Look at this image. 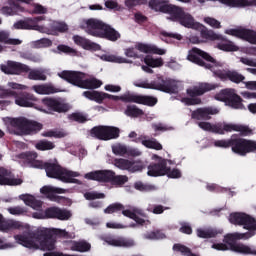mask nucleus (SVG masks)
<instances>
[{
    "mask_svg": "<svg viewBox=\"0 0 256 256\" xmlns=\"http://www.w3.org/2000/svg\"><path fill=\"white\" fill-rule=\"evenodd\" d=\"M17 229L18 231H24L23 234H17L14 239L18 245L26 247V249H31L32 251H37L41 249L42 251H53L55 249V240L51 237L53 235H59V237H67V232L62 229L57 228H40V235H33L29 233L31 231V226L15 220L3 221V216L0 214V231L3 233H9Z\"/></svg>",
    "mask_w": 256,
    "mask_h": 256,
    "instance_id": "f257e3e1",
    "label": "nucleus"
},
{
    "mask_svg": "<svg viewBox=\"0 0 256 256\" xmlns=\"http://www.w3.org/2000/svg\"><path fill=\"white\" fill-rule=\"evenodd\" d=\"M229 221L233 225H242L249 232L228 234L224 237V243H215L212 245V249L216 251H234V253H241L242 255H256V247L235 243L237 239H249L255 235V218L246 213H232L229 216Z\"/></svg>",
    "mask_w": 256,
    "mask_h": 256,
    "instance_id": "f03ea898",
    "label": "nucleus"
},
{
    "mask_svg": "<svg viewBox=\"0 0 256 256\" xmlns=\"http://www.w3.org/2000/svg\"><path fill=\"white\" fill-rule=\"evenodd\" d=\"M37 101V97L29 93H21L15 96V104L18 107H34L41 113L51 114L53 111L66 113L70 109L69 104L65 103L61 98L46 97L41 100V105L35 106Z\"/></svg>",
    "mask_w": 256,
    "mask_h": 256,
    "instance_id": "7ed1b4c3",
    "label": "nucleus"
},
{
    "mask_svg": "<svg viewBox=\"0 0 256 256\" xmlns=\"http://www.w3.org/2000/svg\"><path fill=\"white\" fill-rule=\"evenodd\" d=\"M167 19L170 21H175L187 29H195L196 31H200L201 37L207 41H219L222 39L221 35L213 32L212 30H208L205 25L195 21L193 15L185 11V9L182 7H170V16H167Z\"/></svg>",
    "mask_w": 256,
    "mask_h": 256,
    "instance_id": "20e7f679",
    "label": "nucleus"
},
{
    "mask_svg": "<svg viewBox=\"0 0 256 256\" xmlns=\"http://www.w3.org/2000/svg\"><path fill=\"white\" fill-rule=\"evenodd\" d=\"M20 199L34 209L32 217L34 219H58L59 221H69L72 217L71 211L67 209H61L59 207H50L43 211V202L35 199V197L31 194H22L20 195Z\"/></svg>",
    "mask_w": 256,
    "mask_h": 256,
    "instance_id": "39448f33",
    "label": "nucleus"
},
{
    "mask_svg": "<svg viewBox=\"0 0 256 256\" xmlns=\"http://www.w3.org/2000/svg\"><path fill=\"white\" fill-rule=\"evenodd\" d=\"M44 20L45 17L39 16L26 21H18L14 24V29H31L33 31H39V33H45L46 35H59V33H65L69 29L64 22L48 20L44 24H41V21Z\"/></svg>",
    "mask_w": 256,
    "mask_h": 256,
    "instance_id": "423d86ee",
    "label": "nucleus"
},
{
    "mask_svg": "<svg viewBox=\"0 0 256 256\" xmlns=\"http://www.w3.org/2000/svg\"><path fill=\"white\" fill-rule=\"evenodd\" d=\"M2 121L10 133L14 135H31L43 129L39 122L29 120L25 117H4Z\"/></svg>",
    "mask_w": 256,
    "mask_h": 256,
    "instance_id": "0eeeda50",
    "label": "nucleus"
},
{
    "mask_svg": "<svg viewBox=\"0 0 256 256\" xmlns=\"http://www.w3.org/2000/svg\"><path fill=\"white\" fill-rule=\"evenodd\" d=\"M215 147H222V149H227V147H232L233 153L245 157L247 153L253 152L256 149V143L252 140H247L243 138H237L232 136L230 140H217L214 142Z\"/></svg>",
    "mask_w": 256,
    "mask_h": 256,
    "instance_id": "6e6552de",
    "label": "nucleus"
},
{
    "mask_svg": "<svg viewBox=\"0 0 256 256\" xmlns=\"http://www.w3.org/2000/svg\"><path fill=\"white\" fill-rule=\"evenodd\" d=\"M58 76L61 79L68 81V83H71L72 85H75L76 87H80L81 89H99V87H101V85H103V82L96 78H90L87 80H83V79H85V75L81 72L65 70V71L58 73Z\"/></svg>",
    "mask_w": 256,
    "mask_h": 256,
    "instance_id": "1a4fd4ad",
    "label": "nucleus"
},
{
    "mask_svg": "<svg viewBox=\"0 0 256 256\" xmlns=\"http://www.w3.org/2000/svg\"><path fill=\"white\" fill-rule=\"evenodd\" d=\"M45 171L47 177L51 179H59L63 183H79V180L75 179L79 177V172L64 169L57 161L46 163Z\"/></svg>",
    "mask_w": 256,
    "mask_h": 256,
    "instance_id": "9d476101",
    "label": "nucleus"
},
{
    "mask_svg": "<svg viewBox=\"0 0 256 256\" xmlns=\"http://www.w3.org/2000/svg\"><path fill=\"white\" fill-rule=\"evenodd\" d=\"M135 87L141 89H155L157 91H164V93H177L179 83L175 80H164L158 78L156 81L149 82L147 80H138L134 82Z\"/></svg>",
    "mask_w": 256,
    "mask_h": 256,
    "instance_id": "9b49d317",
    "label": "nucleus"
},
{
    "mask_svg": "<svg viewBox=\"0 0 256 256\" xmlns=\"http://www.w3.org/2000/svg\"><path fill=\"white\" fill-rule=\"evenodd\" d=\"M85 179H90L92 181H100L102 183L111 182L114 185H125L129 178L125 175L115 176V172L111 170H98L94 172H89L85 174Z\"/></svg>",
    "mask_w": 256,
    "mask_h": 256,
    "instance_id": "f8f14e48",
    "label": "nucleus"
},
{
    "mask_svg": "<svg viewBox=\"0 0 256 256\" xmlns=\"http://www.w3.org/2000/svg\"><path fill=\"white\" fill-rule=\"evenodd\" d=\"M104 213H122L124 217L133 219L138 225H147L149 223V220L145 216H141V210L137 208L125 209L120 203L111 204L104 210Z\"/></svg>",
    "mask_w": 256,
    "mask_h": 256,
    "instance_id": "ddd939ff",
    "label": "nucleus"
},
{
    "mask_svg": "<svg viewBox=\"0 0 256 256\" xmlns=\"http://www.w3.org/2000/svg\"><path fill=\"white\" fill-rule=\"evenodd\" d=\"M187 59L188 61L196 63V65H200V67H205V69H209L210 71L212 67L217 65V61L213 59V57L198 48L190 50Z\"/></svg>",
    "mask_w": 256,
    "mask_h": 256,
    "instance_id": "4468645a",
    "label": "nucleus"
},
{
    "mask_svg": "<svg viewBox=\"0 0 256 256\" xmlns=\"http://www.w3.org/2000/svg\"><path fill=\"white\" fill-rule=\"evenodd\" d=\"M216 101H222L228 107H232V109H244L241 97L237 95L235 90L233 89H225L221 90L218 94L215 95Z\"/></svg>",
    "mask_w": 256,
    "mask_h": 256,
    "instance_id": "2eb2a0df",
    "label": "nucleus"
},
{
    "mask_svg": "<svg viewBox=\"0 0 256 256\" xmlns=\"http://www.w3.org/2000/svg\"><path fill=\"white\" fill-rule=\"evenodd\" d=\"M121 130L115 126H96L91 130V136L101 141L119 139Z\"/></svg>",
    "mask_w": 256,
    "mask_h": 256,
    "instance_id": "dca6fc26",
    "label": "nucleus"
},
{
    "mask_svg": "<svg viewBox=\"0 0 256 256\" xmlns=\"http://www.w3.org/2000/svg\"><path fill=\"white\" fill-rule=\"evenodd\" d=\"M105 23L95 18L80 20V27L84 29L88 35L93 37H101L103 35V29H105Z\"/></svg>",
    "mask_w": 256,
    "mask_h": 256,
    "instance_id": "f3484780",
    "label": "nucleus"
},
{
    "mask_svg": "<svg viewBox=\"0 0 256 256\" xmlns=\"http://www.w3.org/2000/svg\"><path fill=\"white\" fill-rule=\"evenodd\" d=\"M211 71L215 77H218L221 81L230 79L232 83H241V81L245 80V76L239 74V72L226 71L223 69V63L221 62H217L215 66H212Z\"/></svg>",
    "mask_w": 256,
    "mask_h": 256,
    "instance_id": "a211bd4d",
    "label": "nucleus"
},
{
    "mask_svg": "<svg viewBox=\"0 0 256 256\" xmlns=\"http://www.w3.org/2000/svg\"><path fill=\"white\" fill-rule=\"evenodd\" d=\"M153 161H158V164H152L148 166L147 175L149 177H163L167 175V167L171 165V160H165L157 155H152Z\"/></svg>",
    "mask_w": 256,
    "mask_h": 256,
    "instance_id": "6ab92c4d",
    "label": "nucleus"
},
{
    "mask_svg": "<svg viewBox=\"0 0 256 256\" xmlns=\"http://www.w3.org/2000/svg\"><path fill=\"white\" fill-rule=\"evenodd\" d=\"M226 35H232L233 37H238L243 39L252 45H256V32L247 28H236L225 30Z\"/></svg>",
    "mask_w": 256,
    "mask_h": 256,
    "instance_id": "aec40b11",
    "label": "nucleus"
},
{
    "mask_svg": "<svg viewBox=\"0 0 256 256\" xmlns=\"http://www.w3.org/2000/svg\"><path fill=\"white\" fill-rule=\"evenodd\" d=\"M126 103H139L140 105H148V107H153L157 105V98L153 96H139L131 93L123 94L121 97Z\"/></svg>",
    "mask_w": 256,
    "mask_h": 256,
    "instance_id": "412c9836",
    "label": "nucleus"
},
{
    "mask_svg": "<svg viewBox=\"0 0 256 256\" xmlns=\"http://www.w3.org/2000/svg\"><path fill=\"white\" fill-rule=\"evenodd\" d=\"M217 87H219L217 84L199 83L189 87L186 90V93L188 97H199L200 95L207 93V91L217 89Z\"/></svg>",
    "mask_w": 256,
    "mask_h": 256,
    "instance_id": "4be33fe9",
    "label": "nucleus"
},
{
    "mask_svg": "<svg viewBox=\"0 0 256 256\" xmlns=\"http://www.w3.org/2000/svg\"><path fill=\"white\" fill-rule=\"evenodd\" d=\"M1 71L6 75H21V73H29V66L19 62L8 61L7 65L1 66Z\"/></svg>",
    "mask_w": 256,
    "mask_h": 256,
    "instance_id": "5701e85b",
    "label": "nucleus"
},
{
    "mask_svg": "<svg viewBox=\"0 0 256 256\" xmlns=\"http://www.w3.org/2000/svg\"><path fill=\"white\" fill-rule=\"evenodd\" d=\"M19 157L27 163L28 167H32L33 169H45L47 167V163L37 160V153L35 152L22 153Z\"/></svg>",
    "mask_w": 256,
    "mask_h": 256,
    "instance_id": "b1692460",
    "label": "nucleus"
},
{
    "mask_svg": "<svg viewBox=\"0 0 256 256\" xmlns=\"http://www.w3.org/2000/svg\"><path fill=\"white\" fill-rule=\"evenodd\" d=\"M40 193H42V195H45V197L50 199V201L59 202L61 201V198L57 195L67 193V190L53 186H44L40 189Z\"/></svg>",
    "mask_w": 256,
    "mask_h": 256,
    "instance_id": "393cba45",
    "label": "nucleus"
},
{
    "mask_svg": "<svg viewBox=\"0 0 256 256\" xmlns=\"http://www.w3.org/2000/svg\"><path fill=\"white\" fill-rule=\"evenodd\" d=\"M217 126L222 129L223 134H225V131L227 133H231V131H237L238 133H241V135H251V129H249L247 126L232 123H223L218 124Z\"/></svg>",
    "mask_w": 256,
    "mask_h": 256,
    "instance_id": "a878e982",
    "label": "nucleus"
},
{
    "mask_svg": "<svg viewBox=\"0 0 256 256\" xmlns=\"http://www.w3.org/2000/svg\"><path fill=\"white\" fill-rule=\"evenodd\" d=\"M72 41H74L75 45H78V47H82V49H85L86 51L99 50L98 44L91 42V40H89L83 36L74 35L72 37Z\"/></svg>",
    "mask_w": 256,
    "mask_h": 256,
    "instance_id": "bb28decb",
    "label": "nucleus"
},
{
    "mask_svg": "<svg viewBox=\"0 0 256 256\" xmlns=\"http://www.w3.org/2000/svg\"><path fill=\"white\" fill-rule=\"evenodd\" d=\"M106 243L112 247H135V240L131 238L109 237L106 239Z\"/></svg>",
    "mask_w": 256,
    "mask_h": 256,
    "instance_id": "cd10ccee",
    "label": "nucleus"
},
{
    "mask_svg": "<svg viewBox=\"0 0 256 256\" xmlns=\"http://www.w3.org/2000/svg\"><path fill=\"white\" fill-rule=\"evenodd\" d=\"M219 108L208 107V108H199L192 113L193 119H211V115H218Z\"/></svg>",
    "mask_w": 256,
    "mask_h": 256,
    "instance_id": "c85d7f7f",
    "label": "nucleus"
},
{
    "mask_svg": "<svg viewBox=\"0 0 256 256\" xmlns=\"http://www.w3.org/2000/svg\"><path fill=\"white\" fill-rule=\"evenodd\" d=\"M21 183H23L21 178H16L9 171L0 168V185H21Z\"/></svg>",
    "mask_w": 256,
    "mask_h": 256,
    "instance_id": "c756f323",
    "label": "nucleus"
},
{
    "mask_svg": "<svg viewBox=\"0 0 256 256\" xmlns=\"http://www.w3.org/2000/svg\"><path fill=\"white\" fill-rule=\"evenodd\" d=\"M149 7L154 11H161L162 13H167L168 17H170V9L171 7H175V5L167 4V0H150Z\"/></svg>",
    "mask_w": 256,
    "mask_h": 256,
    "instance_id": "7c9ffc66",
    "label": "nucleus"
},
{
    "mask_svg": "<svg viewBox=\"0 0 256 256\" xmlns=\"http://www.w3.org/2000/svg\"><path fill=\"white\" fill-rule=\"evenodd\" d=\"M137 51L140 53H153L154 55H165L167 53L166 49L159 48L156 45H149V44H137L135 46Z\"/></svg>",
    "mask_w": 256,
    "mask_h": 256,
    "instance_id": "2f4dec72",
    "label": "nucleus"
},
{
    "mask_svg": "<svg viewBox=\"0 0 256 256\" xmlns=\"http://www.w3.org/2000/svg\"><path fill=\"white\" fill-rule=\"evenodd\" d=\"M102 39H108V41H117L121 39V33H119L111 26L105 24L104 29L102 30V35L100 36Z\"/></svg>",
    "mask_w": 256,
    "mask_h": 256,
    "instance_id": "473e14b6",
    "label": "nucleus"
},
{
    "mask_svg": "<svg viewBox=\"0 0 256 256\" xmlns=\"http://www.w3.org/2000/svg\"><path fill=\"white\" fill-rule=\"evenodd\" d=\"M100 59L101 61H106L107 63H131V61H129L127 58L111 53L102 54Z\"/></svg>",
    "mask_w": 256,
    "mask_h": 256,
    "instance_id": "72a5a7b5",
    "label": "nucleus"
},
{
    "mask_svg": "<svg viewBox=\"0 0 256 256\" xmlns=\"http://www.w3.org/2000/svg\"><path fill=\"white\" fill-rule=\"evenodd\" d=\"M84 97L90 101H95L96 103H103L105 97H109V94L99 91H85L83 92Z\"/></svg>",
    "mask_w": 256,
    "mask_h": 256,
    "instance_id": "f704fd0d",
    "label": "nucleus"
},
{
    "mask_svg": "<svg viewBox=\"0 0 256 256\" xmlns=\"http://www.w3.org/2000/svg\"><path fill=\"white\" fill-rule=\"evenodd\" d=\"M32 89L37 95H51L52 93H57V90H55V87L51 84L34 85Z\"/></svg>",
    "mask_w": 256,
    "mask_h": 256,
    "instance_id": "c9c22d12",
    "label": "nucleus"
},
{
    "mask_svg": "<svg viewBox=\"0 0 256 256\" xmlns=\"http://www.w3.org/2000/svg\"><path fill=\"white\" fill-rule=\"evenodd\" d=\"M197 237H200L201 239H211L213 237H217L221 231H218L217 229L213 228H198L196 230Z\"/></svg>",
    "mask_w": 256,
    "mask_h": 256,
    "instance_id": "e433bc0d",
    "label": "nucleus"
},
{
    "mask_svg": "<svg viewBox=\"0 0 256 256\" xmlns=\"http://www.w3.org/2000/svg\"><path fill=\"white\" fill-rule=\"evenodd\" d=\"M138 141H140V143L144 145V147H147V149H155L156 151H161V149H163V145H161V143H159L155 139H147L142 136L138 138Z\"/></svg>",
    "mask_w": 256,
    "mask_h": 256,
    "instance_id": "4c0bfd02",
    "label": "nucleus"
},
{
    "mask_svg": "<svg viewBox=\"0 0 256 256\" xmlns=\"http://www.w3.org/2000/svg\"><path fill=\"white\" fill-rule=\"evenodd\" d=\"M144 63L148 65V67H152L153 69L163 67L164 65L163 58L161 57L155 58L151 55H148L144 58Z\"/></svg>",
    "mask_w": 256,
    "mask_h": 256,
    "instance_id": "58836bf2",
    "label": "nucleus"
},
{
    "mask_svg": "<svg viewBox=\"0 0 256 256\" xmlns=\"http://www.w3.org/2000/svg\"><path fill=\"white\" fill-rule=\"evenodd\" d=\"M71 251H79L80 253H85L91 249V244L81 241V242H71L70 243Z\"/></svg>",
    "mask_w": 256,
    "mask_h": 256,
    "instance_id": "ea45409f",
    "label": "nucleus"
},
{
    "mask_svg": "<svg viewBox=\"0 0 256 256\" xmlns=\"http://www.w3.org/2000/svg\"><path fill=\"white\" fill-rule=\"evenodd\" d=\"M198 127L203 129V131H211L212 133H218L219 135H223V129H221L218 125H213L209 122H199Z\"/></svg>",
    "mask_w": 256,
    "mask_h": 256,
    "instance_id": "a19ab883",
    "label": "nucleus"
},
{
    "mask_svg": "<svg viewBox=\"0 0 256 256\" xmlns=\"http://www.w3.org/2000/svg\"><path fill=\"white\" fill-rule=\"evenodd\" d=\"M111 149L114 155H117L118 157H124V155H127L128 147L125 144L115 143L111 146Z\"/></svg>",
    "mask_w": 256,
    "mask_h": 256,
    "instance_id": "79ce46f5",
    "label": "nucleus"
},
{
    "mask_svg": "<svg viewBox=\"0 0 256 256\" xmlns=\"http://www.w3.org/2000/svg\"><path fill=\"white\" fill-rule=\"evenodd\" d=\"M0 43H7L8 45H21V40L9 38V34L4 31H0ZM0 46V51H1Z\"/></svg>",
    "mask_w": 256,
    "mask_h": 256,
    "instance_id": "37998d69",
    "label": "nucleus"
},
{
    "mask_svg": "<svg viewBox=\"0 0 256 256\" xmlns=\"http://www.w3.org/2000/svg\"><path fill=\"white\" fill-rule=\"evenodd\" d=\"M220 51H239V46L231 41H223L217 45Z\"/></svg>",
    "mask_w": 256,
    "mask_h": 256,
    "instance_id": "c03bdc74",
    "label": "nucleus"
},
{
    "mask_svg": "<svg viewBox=\"0 0 256 256\" xmlns=\"http://www.w3.org/2000/svg\"><path fill=\"white\" fill-rule=\"evenodd\" d=\"M134 189L141 191L142 193H147L149 191H155L156 187L152 184H145L141 181H138L134 184Z\"/></svg>",
    "mask_w": 256,
    "mask_h": 256,
    "instance_id": "a18cd8bd",
    "label": "nucleus"
},
{
    "mask_svg": "<svg viewBox=\"0 0 256 256\" xmlns=\"http://www.w3.org/2000/svg\"><path fill=\"white\" fill-rule=\"evenodd\" d=\"M146 239H149L150 241H160L161 239H165V233L161 231H151L144 235Z\"/></svg>",
    "mask_w": 256,
    "mask_h": 256,
    "instance_id": "49530a36",
    "label": "nucleus"
},
{
    "mask_svg": "<svg viewBox=\"0 0 256 256\" xmlns=\"http://www.w3.org/2000/svg\"><path fill=\"white\" fill-rule=\"evenodd\" d=\"M36 149L39 151H50L51 149H55V144L47 140H42L36 143Z\"/></svg>",
    "mask_w": 256,
    "mask_h": 256,
    "instance_id": "de8ad7c7",
    "label": "nucleus"
},
{
    "mask_svg": "<svg viewBox=\"0 0 256 256\" xmlns=\"http://www.w3.org/2000/svg\"><path fill=\"white\" fill-rule=\"evenodd\" d=\"M28 77L33 81H45L47 79V76L40 70H31Z\"/></svg>",
    "mask_w": 256,
    "mask_h": 256,
    "instance_id": "09e8293b",
    "label": "nucleus"
},
{
    "mask_svg": "<svg viewBox=\"0 0 256 256\" xmlns=\"http://www.w3.org/2000/svg\"><path fill=\"white\" fill-rule=\"evenodd\" d=\"M114 165L115 167H118V169H122V171H129V167L131 165V161L127 160V159H116L114 161Z\"/></svg>",
    "mask_w": 256,
    "mask_h": 256,
    "instance_id": "8fccbe9b",
    "label": "nucleus"
},
{
    "mask_svg": "<svg viewBox=\"0 0 256 256\" xmlns=\"http://www.w3.org/2000/svg\"><path fill=\"white\" fill-rule=\"evenodd\" d=\"M125 115L128 117H141L143 115V110L135 107V106H128Z\"/></svg>",
    "mask_w": 256,
    "mask_h": 256,
    "instance_id": "3c124183",
    "label": "nucleus"
},
{
    "mask_svg": "<svg viewBox=\"0 0 256 256\" xmlns=\"http://www.w3.org/2000/svg\"><path fill=\"white\" fill-rule=\"evenodd\" d=\"M33 45L34 47H36V49H43L45 47H51V45H53V42L47 38H43L33 42Z\"/></svg>",
    "mask_w": 256,
    "mask_h": 256,
    "instance_id": "603ef678",
    "label": "nucleus"
},
{
    "mask_svg": "<svg viewBox=\"0 0 256 256\" xmlns=\"http://www.w3.org/2000/svg\"><path fill=\"white\" fill-rule=\"evenodd\" d=\"M203 21L213 29H221V22L213 17H204Z\"/></svg>",
    "mask_w": 256,
    "mask_h": 256,
    "instance_id": "864d4df0",
    "label": "nucleus"
},
{
    "mask_svg": "<svg viewBox=\"0 0 256 256\" xmlns=\"http://www.w3.org/2000/svg\"><path fill=\"white\" fill-rule=\"evenodd\" d=\"M143 167H145L143 165V162L141 161H134V162H131L130 161V167H129V172L130 173H137L138 171H142Z\"/></svg>",
    "mask_w": 256,
    "mask_h": 256,
    "instance_id": "5fc2aeb1",
    "label": "nucleus"
},
{
    "mask_svg": "<svg viewBox=\"0 0 256 256\" xmlns=\"http://www.w3.org/2000/svg\"><path fill=\"white\" fill-rule=\"evenodd\" d=\"M166 175L170 177V179H179V177H181V170L177 168L171 169V166L168 165Z\"/></svg>",
    "mask_w": 256,
    "mask_h": 256,
    "instance_id": "6e6d98bb",
    "label": "nucleus"
},
{
    "mask_svg": "<svg viewBox=\"0 0 256 256\" xmlns=\"http://www.w3.org/2000/svg\"><path fill=\"white\" fill-rule=\"evenodd\" d=\"M147 0H125L124 5L128 9H133V7H137V5H145Z\"/></svg>",
    "mask_w": 256,
    "mask_h": 256,
    "instance_id": "4d7b16f0",
    "label": "nucleus"
},
{
    "mask_svg": "<svg viewBox=\"0 0 256 256\" xmlns=\"http://www.w3.org/2000/svg\"><path fill=\"white\" fill-rule=\"evenodd\" d=\"M19 9H21V8H19L18 6H12V7H3L2 9H1V13H2V15H7V16H9V15H17V11H19Z\"/></svg>",
    "mask_w": 256,
    "mask_h": 256,
    "instance_id": "13d9d810",
    "label": "nucleus"
},
{
    "mask_svg": "<svg viewBox=\"0 0 256 256\" xmlns=\"http://www.w3.org/2000/svg\"><path fill=\"white\" fill-rule=\"evenodd\" d=\"M107 9H114L115 11H123V6L119 5L115 0H108L105 2Z\"/></svg>",
    "mask_w": 256,
    "mask_h": 256,
    "instance_id": "bf43d9fd",
    "label": "nucleus"
},
{
    "mask_svg": "<svg viewBox=\"0 0 256 256\" xmlns=\"http://www.w3.org/2000/svg\"><path fill=\"white\" fill-rule=\"evenodd\" d=\"M7 211L10 215H25V213H27V210L20 206L10 207Z\"/></svg>",
    "mask_w": 256,
    "mask_h": 256,
    "instance_id": "052dcab7",
    "label": "nucleus"
},
{
    "mask_svg": "<svg viewBox=\"0 0 256 256\" xmlns=\"http://www.w3.org/2000/svg\"><path fill=\"white\" fill-rule=\"evenodd\" d=\"M84 197L88 201H91L92 199H104L105 198V194L98 193V192H90V193L84 194Z\"/></svg>",
    "mask_w": 256,
    "mask_h": 256,
    "instance_id": "680f3d73",
    "label": "nucleus"
},
{
    "mask_svg": "<svg viewBox=\"0 0 256 256\" xmlns=\"http://www.w3.org/2000/svg\"><path fill=\"white\" fill-rule=\"evenodd\" d=\"M181 103H184V105H199L201 104L200 98H181Z\"/></svg>",
    "mask_w": 256,
    "mask_h": 256,
    "instance_id": "e2e57ef3",
    "label": "nucleus"
},
{
    "mask_svg": "<svg viewBox=\"0 0 256 256\" xmlns=\"http://www.w3.org/2000/svg\"><path fill=\"white\" fill-rule=\"evenodd\" d=\"M58 51H61L62 53H68L69 55H77V50L66 46V45H59L57 47Z\"/></svg>",
    "mask_w": 256,
    "mask_h": 256,
    "instance_id": "0e129e2a",
    "label": "nucleus"
},
{
    "mask_svg": "<svg viewBox=\"0 0 256 256\" xmlns=\"http://www.w3.org/2000/svg\"><path fill=\"white\" fill-rule=\"evenodd\" d=\"M15 247V243L7 242L5 238H0V251L5 249H13Z\"/></svg>",
    "mask_w": 256,
    "mask_h": 256,
    "instance_id": "69168bd1",
    "label": "nucleus"
},
{
    "mask_svg": "<svg viewBox=\"0 0 256 256\" xmlns=\"http://www.w3.org/2000/svg\"><path fill=\"white\" fill-rule=\"evenodd\" d=\"M104 89L109 93H119L121 91V86L115 84H107L104 86Z\"/></svg>",
    "mask_w": 256,
    "mask_h": 256,
    "instance_id": "338daca9",
    "label": "nucleus"
},
{
    "mask_svg": "<svg viewBox=\"0 0 256 256\" xmlns=\"http://www.w3.org/2000/svg\"><path fill=\"white\" fill-rule=\"evenodd\" d=\"M32 13L36 15H45V13H47V8L40 4H34V9Z\"/></svg>",
    "mask_w": 256,
    "mask_h": 256,
    "instance_id": "774afa93",
    "label": "nucleus"
}]
</instances>
